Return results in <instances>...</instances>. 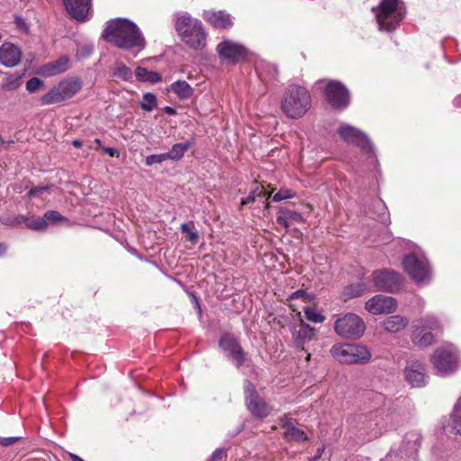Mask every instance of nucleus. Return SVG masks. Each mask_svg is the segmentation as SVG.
Returning <instances> with one entry per match:
<instances>
[{
    "instance_id": "nucleus-1",
    "label": "nucleus",
    "mask_w": 461,
    "mask_h": 461,
    "mask_svg": "<svg viewBox=\"0 0 461 461\" xmlns=\"http://www.w3.org/2000/svg\"><path fill=\"white\" fill-rule=\"evenodd\" d=\"M103 39L122 50L146 47V41L139 27L126 19L111 20L102 33Z\"/></svg>"
},
{
    "instance_id": "nucleus-2",
    "label": "nucleus",
    "mask_w": 461,
    "mask_h": 461,
    "mask_svg": "<svg viewBox=\"0 0 461 461\" xmlns=\"http://www.w3.org/2000/svg\"><path fill=\"white\" fill-rule=\"evenodd\" d=\"M311 105L309 91L303 86L292 85L284 94L281 109L287 117L299 119L309 111Z\"/></svg>"
},
{
    "instance_id": "nucleus-3",
    "label": "nucleus",
    "mask_w": 461,
    "mask_h": 461,
    "mask_svg": "<svg viewBox=\"0 0 461 461\" xmlns=\"http://www.w3.org/2000/svg\"><path fill=\"white\" fill-rule=\"evenodd\" d=\"M372 11L375 14V19L379 30L391 32L396 30L404 19L406 10L402 0H381Z\"/></svg>"
},
{
    "instance_id": "nucleus-4",
    "label": "nucleus",
    "mask_w": 461,
    "mask_h": 461,
    "mask_svg": "<svg viewBox=\"0 0 461 461\" xmlns=\"http://www.w3.org/2000/svg\"><path fill=\"white\" fill-rule=\"evenodd\" d=\"M176 31L181 40L191 49H203L206 44V33L203 24L189 15L178 17L175 23Z\"/></svg>"
},
{
    "instance_id": "nucleus-5",
    "label": "nucleus",
    "mask_w": 461,
    "mask_h": 461,
    "mask_svg": "<svg viewBox=\"0 0 461 461\" xmlns=\"http://www.w3.org/2000/svg\"><path fill=\"white\" fill-rule=\"evenodd\" d=\"M330 353L335 359L344 364H365L371 358L366 347L349 343L333 345Z\"/></svg>"
},
{
    "instance_id": "nucleus-6",
    "label": "nucleus",
    "mask_w": 461,
    "mask_h": 461,
    "mask_svg": "<svg viewBox=\"0 0 461 461\" xmlns=\"http://www.w3.org/2000/svg\"><path fill=\"white\" fill-rule=\"evenodd\" d=\"M82 88L79 78L70 77L60 81L41 97L42 105L57 104L73 97Z\"/></svg>"
},
{
    "instance_id": "nucleus-7",
    "label": "nucleus",
    "mask_w": 461,
    "mask_h": 461,
    "mask_svg": "<svg viewBox=\"0 0 461 461\" xmlns=\"http://www.w3.org/2000/svg\"><path fill=\"white\" fill-rule=\"evenodd\" d=\"M336 333L343 338L358 339L366 330L363 320L355 313H347L334 323Z\"/></svg>"
},
{
    "instance_id": "nucleus-8",
    "label": "nucleus",
    "mask_w": 461,
    "mask_h": 461,
    "mask_svg": "<svg viewBox=\"0 0 461 461\" xmlns=\"http://www.w3.org/2000/svg\"><path fill=\"white\" fill-rule=\"evenodd\" d=\"M358 430L371 438H377L382 434L387 424L384 423L382 411L379 410L362 413L357 418Z\"/></svg>"
},
{
    "instance_id": "nucleus-9",
    "label": "nucleus",
    "mask_w": 461,
    "mask_h": 461,
    "mask_svg": "<svg viewBox=\"0 0 461 461\" xmlns=\"http://www.w3.org/2000/svg\"><path fill=\"white\" fill-rule=\"evenodd\" d=\"M216 50L220 59L230 64L244 62L248 58V50L243 45L230 40H224L220 42Z\"/></svg>"
},
{
    "instance_id": "nucleus-10",
    "label": "nucleus",
    "mask_w": 461,
    "mask_h": 461,
    "mask_svg": "<svg viewBox=\"0 0 461 461\" xmlns=\"http://www.w3.org/2000/svg\"><path fill=\"white\" fill-rule=\"evenodd\" d=\"M245 399L248 410L253 416L263 419L271 413L272 407L258 395L255 386L249 380L246 381Z\"/></svg>"
},
{
    "instance_id": "nucleus-11",
    "label": "nucleus",
    "mask_w": 461,
    "mask_h": 461,
    "mask_svg": "<svg viewBox=\"0 0 461 461\" xmlns=\"http://www.w3.org/2000/svg\"><path fill=\"white\" fill-rule=\"evenodd\" d=\"M457 352L448 348H438L431 357L435 369L443 375L454 372L457 368Z\"/></svg>"
},
{
    "instance_id": "nucleus-12",
    "label": "nucleus",
    "mask_w": 461,
    "mask_h": 461,
    "mask_svg": "<svg viewBox=\"0 0 461 461\" xmlns=\"http://www.w3.org/2000/svg\"><path fill=\"white\" fill-rule=\"evenodd\" d=\"M402 265L406 273L418 282L424 281L430 276V266L424 258L410 254L403 258Z\"/></svg>"
},
{
    "instance_id": "nucleus-13",
    "label": "nucleus",
    "mask_w": 461,
    "mask_h": 461,
    "mask_svg": "<svg viewBox=\"0 0 461 461\" xmlns=\"http://www.w3.org/2000/svg\"><path fill=\"white\" fill-rule=\"evenodd\" d=\"M325 95L334 109L342 110L349 104V93L339 81L330 80L326 86Z\"/></svg>"
},
{
    "instance_id": "nucleus-14",
    "label": "nucleus",
    "mask_w": 461,
    "mask_h": 461,
    "mask_svg": "<svg viewBox=\"0 0 461 461\" xmlns=\"http://www.w3.org/2000/svg\"><path fill=\"white\" fill-rule=\"evenodd\" d=\"M338 133L344 141L359 147L363 151L370 152L372 150V145L367 136L358 129L342 124L339 127Z\"/></svg>"
},
{
    "instance_id": "nucleus-15",
    "label": "nucleus",
    "mask_w": 461,
    "mask_h": 461,
    "mask_svg": "<svg viewBox=\"0 0 461 461\" xmlns=\"http://www.w3.org/2000/svg\"><path fill=\"white\" fill-rule=\"evenodd\" d=\"M365 308L374 315L392 313L397 309V301L391 296L378 294L369 299Z\"/></svg>"
},
{
    "instance_id": "nucleus-16",
    "label": "nucleus",
    "mask_w": 461,
    "mask_h": 461,
    "mask_svg": "<svg viewBox=\"0 0 461 461\" xmlns=\"http://www.w3.org/2000/svg\"><path fill=\"white\" fill-rule=\"evenodd\" d=\"M220 348L226 353L228 357L235 361L236 366L240 368L245 361V353L239 341L230 336L225 334L219 340Z\"/></svg>"
},
{
    "instance_id": "nucleus-17",
    "label": "nucleus",
    "mask_w": 461,
    "mask_h": 461,
    "mask_svg": "<svg viewBox=\"0 0 461 461\" xmlns=\"http://www.w3.org/2000/svg\"><path fill=\"white\" fill-rule=\"evenodd\" d=\"M68 14L77 22H85L92 8V0H62Z\"/></svg>"
},
{
    "instance_id": "nucleus-18",
    "label": "nucleus",
    "mask_w": 461,
    "mask_h": 461,
    "mask_svg": "<svg viewBox=\"0 0 461 461\" xmlns=\"http://www.w3.org/2000/svg\"><path fill=\"white\" fill-rule=\"evenodd\" d=\"M421 444V436L417 432H409L405 435L399 452L402 457L416 459Z\"/></svg>"
},
{
    "instance_id": "nucleus-19",
    "label": "nucleus",
    "mask_w": 461,
    "mask_h": 461,
    "mask_svg": "<svg viewBox=\"0 0 461 461\" xmlns=\"http://www.w3.org/2000/svg\"><path fill=\"white\" fill-rule=\"evenodd\" d=\"M22 58L21 50L12 42L5 41L0 46V64L6 68L17 66Z\"/></svg>"
},
{
    "instance_id": "nucleus-20",
    "label": "nucleus",
    "mask_w": 461,
    "mask_h": 461,
    "mask_svg": "<svg viewBox=\"0 0 461 461\" xmlns=\"http://www.w3.org/2000/svg\"><path fill=\"white\" fill-rule=\"evenodd\" d=\"M404 377L412 387H422L426 384L425 368L419 361L410 363L404 368Z\"/></svg>"
},
{
    "instance_id": "nucleus-21",
    "label": "nucleus",
    "mask_w": 461,
    "mask_h": 461,
    "mask_svg": "<svg viewBox=\"0 0 461 461\" xmlns=\"http://www.w3.org/2000/svg\"><path fill=\"white\" fill-rule=\"evenodd\" d=\"M375 288H394L401 285V276L393 271L377 270L372 274Z\"/></svg>"
},
{
    "instance_id": "nucleus-22",
    "label": "nucleus",
    "mask_w": 461,
    "mask_h": 461,
    "mask_svg": "<svg viewBox=\"0 0 461 461\" xmlns=\"http://www.w3.org/2000/svg\"><path fill=\"white\" fill-rule=\"evenodd\" d=\"M203 18L213 27L228 29L232 26L230 15L224 11H208Z\"/></svg>"
},
{
    "instance_id": "nucleus-23",
    "label": "nucleus",
    "mask_w": 461,
    "mask_h": 461,
    "mask_svg": "<svg viewBox=\"0 0 461 461\" xmlns=\"http://www.w3.org/2000/svg\"><path fill=\"white\" fill-rule=\"evenodd\" d=\"M317 333L315 328L311 327L307 323L302 321L298 330L293 332L294 343L296 347H303L306 342L312 340Z\"/></svg>"
},
{
    "instance_id": "nucleus-24",
    "label": "nucleus",
    "mask_w": 461,
    "mask_h": 461,
    "mask_svg": "<svg viewBox=\"0 0 461 461\" xmlns=\"http://www.w3.org/2000/svg\"><path fill=\"white\" fill-rule=\"evenodd\" d=\"M409 324V320L401 315H391L380 322L381 327L387 332L396 333L404 330Z\"/></svg>"
},
{
    "instance_id": "nucleus-25",
    "label": "nucleus",
    "mask_w": 461,
    "mask_h": 461,
    "mask_svg": "<svg viewBox=\"0 0 461 461\" xmlns=\"http://www.w3.org/2000/svg\"><path fill=\"white\" fill-rule=\"evenodd\" d=\"M411 339L412 343L419 348H426L435 342V336L430 331L415 327H412Z\"/></svg>"
},
{
    "instance_id": "nucleus-26",
    "label": "nucleus",
    "mask_w": 461,
    "mask_h": 461,
    "mask_svg": "<svg viewBox=\"0 0 461 461\" xmlns=\"http://www.w3.org/2000/svg\"><path fill=\"white\" fill-rule=\"evenodd\" d=\"M412 327L415 328H420L423 330H441V324L438 321V319L434 315H426L422 318H420L416 324H414Z\"/></svg>"
},
{
    "instance_id": "nucleus-27",
    "label": "nucleus",
    "mask_w": 461,
    "mask_h": 461,
    "mask_svg": "<svg viewBox=\"0 0 461 461\" xmlns=\"http://www.w3.org/2000/svg\"><path fill=\"white\" fill-rule=\"evenodd\" d=\"M193 145L192 141H185L183 143L174 144L170 151L165 153L167 159L179 160L181 159L187 149Z\"/></svg>"
},
{
    "instance_id": "nucleus-28",
    "label": "nucleus",
    "mask_w": 461,
    "mask_h": 461,
    "mask_svg": "<svg viewBox=\"0 0 461 461\" xmlns=\"http://www.w3.org/2000/svg\"><path fill=\"white\" fill-rule=\"evenodd\" d=\"M135 77L139 81L158 83L162 80V77L158 72L149 71L145 68L138 67L135 69Z\"/></svg>"
},
{
    "instance_id": "nucleus-29",
    "label": "nucleus",
    "mask_w": 461,
    "mask_h": 461,
    "mask_svg": "<svg viewBox=\"0 0 461 461\" xmlns=\"http://www.w3.org/2000/svg\"><path fill=\"white\" fill-rule=\"evenodd\" d=\"M171 90L174 92L180 99H187L193 95L194 89L190 86V85L184 81L178 80L171 85Z\"/></svg>"
},
{
    "instance_id": "nucleus-30",
    "label": "nucleus",
    "mask_w": 461,
    "mask_h": 461,
    "mask_svg": "<svg viewBox=\"0 0 461 461\" xmlns=\"http://www.w3.org/2000/svg\"><path fill=\"white\" fill-rule=\"evenodd\" d=\"M68 64V59L67 57H61L52 63H50L44 67V72L50 76L57 75L67 70Z\"/></svg>"
},
{
    "instance_id": "nucleus-31",
    "label": "nucleus",
    "mask_w": 461,
    "mask_h": 461,
    "mask_svg": "<svg viewBox=\"0 0 461 461\" xmlns=\"http://www.w3.org/2000/svg\"><path fill=\"white\" fill-rule=\"evenodd\" d=\"M22 224H25L26 228L33 230H43L47 228V222L45 220L40 217H27L23 215Z\"/></svg>"
},
{
    "instance_id": "nucleus-32",
    "label": "nucleus",
    "mask_w": 461,
    "mask_h": 461,
    "mask_svg": "<svg viewBox=\"0 0 461 461\" xmlns=\"http://www.w3.org/2000/svg\"><path fill=\"white\" fill-rule=\"evenodd\" d=\"M303 221V216L300 212L291 210H285L282 212V215L277 217V221L285 226H288V221L302 222Z\"/></svg>"
},
{
    "instance_id": "nucleus-33",
    "label": "nucleus",
    "mask_w": 461,
    "mask_h": 461,
    "mask_svg": "<svg viewBox=\"0 0 461 461\" xmlns=\"http://www.w3.org/2000/svg\"><path fill=\"white\" fill-rule=\"evenodd\" d=\"M284 438L287 440L293 441H308L309 437L307 434L302 430L301 429L294 426L291 427L290 429H286L284 432Z\"/></svg>"
},
{
    "instance_id": "nucleus-34",
    "label": "nucleus",
    "mask_w": 461,
    "mask_h": 461,
    "mask_svg": "<svg viewBox=\"0 0 461 461\" xmlns=\"http://www.w3.org/2000/svg\"><path fill=\"white\" fill-rule=\"evenodd\" d=\"M23 215L22 214H4L0 216V222L8 227H17L22 225Z\"/></svg>"
},
{
    "instance_id": "nucleus-35",
    "label": "nucleus",
    "mask_w": 461,
    "mask_h": 461,
    "mask_svg": "<svg viewBox=\"0 0 461 461\" xmlns=\"http://www.w3.org/2000/svg\"><path fill=\"white\" fill-rule=\"evenodd\" d=\"M315 295L311 293H307L306 290H295L292 294L289 295L288 299L291 301L301 300L303 303H310L313 302Z\"/></svg>"
},
{
    "instance_id": "nucleus-36",
    "label": "nucleus",
    "mask_w": 461,
    "mask_h": 461,
    "mask_svg": "<svg viewBox=\"0 0 461 461\" xmlns=\"http://www.w3.org/2000/svg\"><path fill=\"white\" fill-rule=\"evenodd\" d=\"M22 85V77L16 75H10L6 77L5 83L3 84V89L6 91L15 90Z\"/></svg>"
},
{
    "instance_id": "nucleus-37",
    "label": "nucleus",
    "mask_w": 461,
    "mask_h": 461,
    "mask_svg": "<svg viewBox=\"0 0 461 461\" xmlns=\"http://www.w3.org/2000/svg\"><path fill=\"white\" fill-rule=\"evenodd\" d=\"M303 310L305 313V317L308 321L315 322V323H321L325 318L322 314L318 312L314 308L310 306H304L303 307Z\"/></svg>"
},
{
    "instance_id": "nucleus-38",
    "label": "nucleus",
    "mask_w": 461,
    "mask_h": 461,
    "mask_svg": "<svg viewBox=\"0 0 461 461\" xmlns=\"http://www.w3.org/2000/svg\"><path fill=\"white\" fill-rule=\"evenodd\" d=\"M144 111L150 112L157 106V97L151 93H146L143 95V101L140 104Z\"/></svg>"
},
{
    "instance_id": "nucleus-39",
    "label": "nucleus",
    "mask_w": 461,
    "mask_h": 461,
    "mask_svg": "<svg viewBox=\"0 0 461 461\" xmlns=\"http://www.w3.org/2000/svg\"><path fill=\"white\" fill-rule=\"evenodd\" d=\"M180 230L183 233H185V240L192 244H196L199 240V235L196 231L192 230L189 223H182Z\"/></svg>"
},
{
    "instance_id": "nucleus-40",
    "label": "nucleus",
    "mask_w": 461,
    "mask_h": 461,
    "mask_svg": "<svg viewBox=\"0 0 461 461\" xmlns=\"http://www.w3.org/2000/svg\"><path fill=\"white\" fill-rule=\"evenodd\" d=\"M113 75L122 80H129L132 76V72L130 68L122 65L114 70Z\"/></svg>"
},
{
    "instance_id": "nucleus-41",
    "label": "nucleus",
    "mask_w": 461,
    "mask_h": 461,
    "mask_svg": "<svg viewBox=\"0 0 461 461\" xmlns=\"http://www.w3.org/2000/svg\"><path fill=\"white\" fill-rule=\"evenodd\" d=\"M44 85L43 81L38 77H32L26 82V90L30 93L37 92Z\"/></svg>"
},
{
    "instance_id": "nucleus-42",
    "label": "nucleus",
    "mask_w": 461,
    "mask_h": 461,
    "mask_svg": "<svg viewBox=\"0 0 461 461\" xmlns=\"http://www.w3.org/2000/svg\"><path fill=\"white\" fill-rule=\"evenodd\" d=\"M42 219L45 220V222H58L64 219V217L57 211L50 210L44 213Z\"/></svg>"
},
{
    "instance_id": "nucleus-43",
    "label": "nucleus",
    "mask_w": 461,
    "mask_h": 461,
    "mask_svg": "<svg viewBox=\"0 0 461 461\" xmlns=\"http://www.w3.org/2000/svg\"><path fill=\"white\" fill-rule=\"evenodd\" d=\"M294 193L289 189H280L276 194L272 196L274 202H279L285 199L292 198Z\"/></svg>"
},
{
    "instance_id": "nucleus-44",
    "label": "nucleus",
    "mask_w": 461,
    "mask_h": 461,
    "mask_svg": "<svg viewBox=\"0 0 461 461\" xmlns=\"http://www.w3.org/2000/svg\"><path fill=\"white\" fill-rule=\"evenodd\" d=\"M165 160H167L165 153L149 155L146 158L145 164L147 166H152L154 164H160Z\"/></svg>"
},
{
    "instance_id": "nucleus-45",
    "label": "nucleus",
    "mask_w": 461,
    "mask_h": 461,
    "mask_svg": "<svg viewBox=\"0 0 461 461\" xmlns=\"http://www.w3.org/2000/svg\"><path fill=\"white\" fill-rule=\"evenodd\" d=\"M254 190H257V198L265 199L267 201L271 197V193L267 192L265 187L258 183H255V188Z\"/></svg>"
},
{
    "instance_id": "nucleus-46",
    "label": "nucleus",
    "mask_w": 461,
    "mask_h": 461,
    "mask_svg": "<svg viewBox=\"0 0 461 461\" xmlns=\"http://www.w3.org/2000/svg\"><path fill=\"white\" fill-rule=\"evenodd\" d=\"M452 420V428L456 431V434L461 436V414H457L453 411L451 415Z\"/></svg>"
},
{
    "instance_id": "nucleus-47",
    "label": "nucleus",
    "mask_w": 461,
    "mask_h": 461,
    "mask_svg": "<svg viewBox=\"0 0 461 461\" xmlns=\"http://www.w3.org/2000/svg\"><path fill=\"white\" fill-rule=\"evenodd\" d=\"M278 420H279V425L282 428H285L286 429H290L291 427L294 426L293 424V418L290 417L289 414H284Z\"/></svg>"
},
{
    "instance_id": "nucleus-48",
    "label": "nucleus",
    "mask_w": 461,
    "mask_h": 461,
    "mask_svg": "<svg viewBox=\"0 0 461 461\" xmlns=\"http://www.w3.org/2000/svg\"><path fill=\"white\" fill-rule=\"evenodd\" d=\"M49 190V186H35L30 189L28 192V197L33 198L40 196L43 192H47Z\"/></svg>"
},
{
    "instance_id": "nucleus-49",
    "label": "nucleus",
    "mask_w": 461,
    "mask_h": 461,
    "mask_svg": "<svg viewBox=\"0 0 461 461\" xmlns=\"http://www.w3.org/2000/svg\"><path fill=\"white\" fill-rule=\"evenodd\" d=\"M20 439H21L20 437H8V438L0 437V445H2L4 447H9V446H12L13 444L16 443Z\"/></svg>"
},
{
    "instance_id": "nucleus-50",
    "label": "nucleus",
    "mask_w": 461,
    "mask_h": 461,
    "mask_svg": "<svg viewBox=\"0 0 461 461\" xmlns=\"http://www.w3.org/2000/svg\"><path fill=\"white\" fill-rule=\"evenodd\" d=\"M256 193H257V190L252 189L251 192L249 193V194L246 198H243L241 200V205L245 206V205H248V204H250V203H253L254 202H256V200L258 199Z\"/></svg>"
},
{
    "instance_id": "nucleus-51",
    "label": "nucleus",
    "mask_w": 461,
    "mask_h": 461,
    "mask_svg": "<svg viewBox=\"0 0 461 461\" xmlns=\"http://www.w3.org/2000/svg\"><path fill=\"white\" fill-rule=\"evenodd\" d=\"M225 456V451L223 449L217 448L212 452L210 461H221Z\"/></svg>"
},
{
    "instance_id": "nucleus-52",
    "label": "nucleus",
    "mask_w": 461,
    "mask_h": 461,
    "mask_svg": "<svg viewBox=\"0 0 461 461\" xmlns=\"http://www.w3.org/2000/svg\"><path fill=\"white\" fill-rule=\"evenodd\" d=\"M189 295L192 297L193 303L194 304V307L197 309L198 314L201 316L202 310H201L197 297L193 293H189Z\"/></svg>"
},
{
    "instance_id": "nucleus-53",
    "label": "nucleus",
    "mask_w": 461,
    "mask_h": 461,
    "mask_svg": "<svg viewBox=\"0 0 461 461\" xmlns=\"http://www.w3.org/2000/svg\"><path fill=\"white\" fill-rule=\"evenodd\" d=\"M324 450H325L324 447H319L317 449L316 455L314 456H312L310 461H317L319 458L321 457Z\"/></svg>"
},
{
    "instance_id": "nucleus-54",
    "label": "nucleus",
    "mask_w": 461,
    "mask_h": 461,
    "mask_svg": "<svg viewBox=\"0 0 461 461\" xmlns=\"http://www.w3.org/2000/svg\"><path fill=\"white\" fill-rule=\"evenodd\" d=\"M104 152L107 153L111 157H118L119 151L113 148H105Z\"/></svg>"
},
{
    "instance_id": "nucleus-55",
    "label": "nucleus",
    "mask_w": 461,
    "mask_h": 461,
    "mask_svg": "<svg viewBox=\"0 0 461 461\" xmlns=\"http://www.w3.org/2000/svg\"><path fill=\"white\" fill-rule=\"evenodd\" d=\"M453 411L456 413V416H457V414H461V397L458 399L457 402L456 403Z\"/></svg>"
},
{
    "instance_id": "nucleus-56",
    "label": "nucleus",
    "mask_w": 461,
    "mask_h": 461,
    "mask_svg": "<svg viewBox=\"0 0 461 461\" xmlns=\"http://www.w3.org/2000/svg\"><path fill=\"white\" fill-rule=\"evenodd\" d=\"M7 250V245L0 242V257L4 256Z\"/></svg>"
},
{
    "instance_id": "nucleus-57",
    "label": "nucleus",
    "mask_w": 461,
    "mask_h": 461,
    "mask_svg": "<svg viewBox=\"0 0 461 461\" xmlns=\"http://www.w3.org/2000/svg\"><path fill=\"white\" fill-rule=\"evenodd\" d=\"M362 294L361 290H351L350 294L348 297H358Z\"/></svg>"
},
{
    "instance_id": "nucleus-58",
    "label": "nucleus",
    "mask_w": 461,
    "mask_h": 461,
    "mask_svg": "<svg viewBox=\"0 0 461 461\" xmlns=\"http://www.w3.org/2000/svg\"><path fill=\"white\" fill-rule=\"evenodd\" d=\"M69 456L72 461H84V459L76 454H70Z\"/></svg>"
},
{
    "instance_id": "nucleus-59",
    "label": "nucleus",
    "mask_w": 461,
    "mask_h": 461,
    "mask_svg": "<svg viewBox=\"0 0 461 461\" xmlns=\"http://www.w3.org/2000/svg\"><path fill=\"white\" fill-rule=\"evenodd\" d=\"M72 145L76 148H80L82 146V141L80 140H74L72 141Z\"/></svg>"
},
{
    "instance_id": "nucleus-60",
    "label": "nucleus",
    "mask_w": 461,
    "mask_h": 461,
    "mask_svg": "<svg viewBox=\"0 0 461 461\" xmlns=\"http://www.w3.org/2000/svg\"><path fill=\"white\" fill-rule=\"evenodd\" d=\"M166 112L168 114H175L176 113V111L173 108H171V107H167L166 108Z\"/></svg>"
},
{
    "instance_id": "nucleus-61",
    "label": "nucleus",
    "mask_w": 461,
    "mask_h": 461,
    "mask_svg": "<svg viewBox=\"0 0 461 461\" xmlns=\"http://www.w3.org/2000/svg\"><path fill=\"white\" fill-rule=\"evenodd\" d=\"M392 456H393V453H392V452H390V453L388 454V457H389V458H391Z\"/></svg>"
},
{
    "instance_id": "nucleus-62",
    "label": "nucleus",
    "mask_w": 461,
    "mask_h": 461,
    "mask_svg": "<svg viewBox=\"0 0 461 461\" xmlns=\"http://www.w3.org/2000/svg\"><path fill=\"white\" fill-rule=\"evenodd\" d=\"M95 142H96V143H98V144H100V140L96 139V140H95Z\"/></svg>"
}]
</instances>
